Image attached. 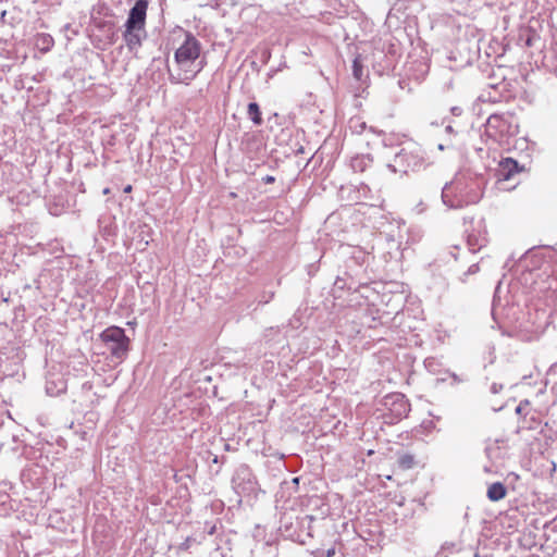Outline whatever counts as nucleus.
Instances as JSON below:
<instances>
[{
  "label": "nucleus",
  "instance_id": "nucleus-14",
  "mask_svg": "<svg viewBox=\"0 0 557 557\" xmlns=\"http://www.w3.org/2000/svg\"><path fill=\"white\" fill-rule=\"evenodd\" d=\"M248 116L256 125L262 124V116L259 106L256 102H250L248 104Z\"/></svg>",
  "mask_w": 557,
  "mask_h": 557
},
{
  "label": "nucleus",
  "instance_id": "nucleus-16",
  "mask_svg": "<svg viewBox=\"0 0 557 557\" xmlns=\"http://www.w3.org/2000/svg\"><path fill=\"white\" fill-rule=\"evenodd\" d=\"M398 465L401 469H411L414 466V457L410 454H404L398 458Z\"/></svg>",
  "mask_w": 557,
  "mask_h": 557
},
{
  "label": "nucleus",
  "instance_id": "nucleus-19",
  "mask_svg": "<svg viewBox=\"0 0 557 557\" xmlns=\"http://www.w3.org/2000/svg\"><path fill=\"white\" fill-rule=\"evenodd\" d=\"M437 147H438V149H440V150H444V149H446V148H450V147H453V143H451V140L449 139V140H447V143H446V144H438V146H437Z\"/></svg>",
  "mask_w": 557,
  "mask_h": 557
},
{
  "label": "nucleus",
  "instance_id": "nucleus-15",
  "mask_svg": "<svg viewBox=\"0 0 557 557\" xmlns=\"http://www.w3.org/2000/svg\"><path fill=\"white\" fill-rule=\"evenodd\" d=\"M36 45L40 47L41 50H49L53 45V38L48 34L39 35Z\"/></svg>",
  "mask_w": 557,
  "mask_h": 557
},
{
  "label": "nucleus",
  "instance_id": "nucleus-20",
  "mask_svg": "<svg viewBox=\"0 0 557 557\" xmlns=\"http://www.w3.org/2000/svg\"><path fill=\"white\" fill-rule=\"evenodd\" d=\"M484 472L486 473H495L496 472V469L494 467V465H490V466H484Z\"/></svg>",
  "mask_w": 557,
  "mask_h": 557
},
{
  "label": "nucleus",
  "instance_id": "nucleus-10",
  "mask_svg": "<svg viewBox=\"0 0 557 557\" xmlns=\"http://www.w3.org/2000/svg\"><path fill=\"white\" fill-rule=\"evenodd\" d=\"M500 444H504V441L495 440L493 442H490L486 445L485 454L486 457L492 461L496 462L504 458V450Z\"/></svg>",
  "mask_w": 557,
  "mask_h": 557
},
{
  "label": "nucleus",
  "instance_id": "nucleus-5",
  "mask_svg": "<svg viewBox=\"0 0 557 557\" xmlns=\"http://www.w3.org/2000/svg\"><path fill=\"white\" fill-rule=\"evenodd\" d=\"M442 200L445 206L451 209L463 207L467 201L462 196L461 183L459 181L446 183L442 189Z\"/></svg>",
  "mask_w": 557,
  "mask_h": 557
},
{
  "label": "nucleus",
  "instance_id": "nucleus-11",
  "mask_svg": "<svg viewBox=\"0 0 557 557\" xmlns=\"http://www.w3.org/2000/svg\"><path fill=\"white\" fill-rule=\"evenodd\" d=\"M487 243L486 233L479 231L476 234H469L467 244L472 252L481 250Z\"/></svg>",
  "mask_w": 557,
  "mask_h": 557
},
{
  "label": "nucleus",
  "instance_id": "nucleus-18",
  "mask_svg": "<svg viewBox=\"0 0 557 557\" xmlns=\"http://www.w3.org/2000/svg\"><path fill=\"white\" fill-rule=\"evenodd\" d=\"M502 389H503V385L502 384L493 383L492 386H491V392L493 394H498Z\"/></svg>",
  "mask_w": 557,
  "mask_h": 557
},
{
  "label": "nucleus",
  "instance_id": "nucleus-25",
  "mask_svg": "<svg viewBox=\"0 0 557 557\" xmlns=\"http://www.w3.org/2000/svg\"><path fill=\"white\" fill-rule=\"evenodd\" d=\"M451 377L454 379V382L456 383H460V382H463L465 380L460 379L457 374L453 373L451 374Z\"/></svg>",
  "mask_w": 557,
  "mask_h": 557
},
{
  "label": "nucleus",
  "instance_id": "nucleus-23",
  "mask_svg": "<svg viewBox=\"0 0 557 557\" xmlns=\"http://www.w3.org/2000/svg\"><path fill=\"white\" fill-rule=\"evenodd\" d=\"M263 182H264L265 184H271V183H273V182H274V177H273V176H271V175H267V176L263 178Z\"/></svg>",
  "mask_w": 557,
  "mask_h": 557
},
{
  "label": "nucleus",
  "instance_id": "nucleus-1",
  "mask_svg": "<svg viewBox=\"0 0 557 557\" xmlns=\"http://www.w3.org/2000/svg\"><path fill=\"white\" fill-rule=\"evenodd\" d=\"M200 42L190 34L174 54L175 70H170V81L174 84H188L203 69L205 61L199 60Z\"/></svg>",
  "mask_w": 557,
  "mask_h": 557
},
{
  "label": "nucleus",
  "instance_id": "nucleus-24",
  "mask_svg": "<svg viewBox=\"0 0 557 557\" xmlns=\"http://www.w3.org/2000/svg\"><path fill=\"white\" fill-rule=\"evenodd\" d=\"M445 133L448 134L449 136L455 134L454 129H453V127L450 125H447L445 127Z\"/></svg>",
  "mask_w": 557,
  "mask_h": 557
},
{
  "label": "nucleus",
  "instance_id": "nucleus-6",
  "mask_svg": "<svg viewBox=\"0 0 557 557\" xmlns=\"http://www.w3.org/2000/svg\"><path fill=\"white\" fill-rule=\"evenodd\" d=\"M147 5V1L138 0L129 11L125 27L144 29Z\"/></svg>",
  "mask_w": 557,
  "mask_h": 557
},
{
  "label": "nucleus",
  "instance_id": "nucleus-2",
  "mask_svg": "<svg viewBox=\"0 0 557 557\" xmlns=\"http://www.w3.org/2000/svg\"><path fill=\"white\" fill-rule=\"evenodd\" d=\"M428 160L424 150L417 144H408L397 152L387 168L394 173L407 174L425 169Z\"/></svg>",
  "mask_w": 557,
  "mask_h": 557
},
{
  "label": "nucleus",
  "instance_id": "nucleus-13",
  "mask_svg": "<svg viewBox=\"0 0 557 557\" xmlns=\"http://www.w3.org/2000/svg\"><path fill=\"white\" fill-rule=\"evenodd\" d=\"M371 162L372 160L369 157H356L351 160V168L354 171L363 172L371 164Z\"/></svg>",
  "mask_w": 557,
  "mask_h": 557
},
{
  "label": "nucleus",
  "instance_id": "nucleus-7",
  "mask_svg": "<svg viewBox=\"0 0 557 557\" xmlns=\"http://www.w3.org/2000/svg\"><path fill=\"white\" fill-rule=\"evenodd\" d=\"M387 404H392L394 406L392 411L398 418L406 417L410 410L408 401L405 399L404 395H401V394H395V395L388 396L386 398V405Z\"/></svg>",
  "mask_w": 557,
  "mask_h": 557
},
{
  "label": "nucleus",
  "instance_id": "nucleus-26",
  "mask_svg": "<svg viewBox=\"0 0 557 557\" xmlns=\"http://www.w3.org/2000/svg\"><path fill=\"white\" fill-rule=\"evenodd\" d=\"M335 555V548H330L326 550V557H333Z\"/></svg>",
  "mask_w": 557,
  "mask_h": 557
},
{
  "label": "nucleus",
  "instance_id": "nucleus-30",
  "mask_svg": "<svg viewBox=\"0 0 557 557\" xmlns=\"http://www.w3.org/2000/svg\"><path fill=\"white\" fill-rule=\"evenodd\" d=\"M474 557H478V554H475Z\"/></svg>",
  "mask_w": 557,
  "mask_h": 557
},
{
  "label": "nucleus",
  "instance_id": "nucleus-29",
  "mask_svg": "<svg viewBox=\"0 0 557 557\" xmlns=\"http://www.w3.org/2000/svg\"><path fill=\"white\" fill-rule=\"evenodd\" d=\"M108 193H109V188H106V189L103 190V194H108Z\"/></svg>",
  "mask_w": 557,
  "mask_h": 557
},
{
  "label": "nucleus",
  "instance_id": "nucleus-9",
  "mask_svg": "<svg viewBox=\"0 0 557 557\" xmlns=\"http://www.w3.org/2000/svg\"><path fill=\"white\" fill-rule=\"evenodd\" d=\"M143 28H127L124 33V39L127 48L133 51L136 50L141 44V32Z\"/></svg>",
  "mask_w": 557,
  "mask_h": 557
},
{
  "label": "nucleus",
  "instance_id": "nucleus-4",
  "mask_svg": "<svg viewBox=\"0 0 557 557\" xmlns=\"http://www.w3.org/2000/svg\"><path fill=\"white\" fill-rule=\"evenodd\" d=\"M107 350L116 359H122L128 350V338L123 329L111 326L100 334Z\"/></svg>",
  "mask_w": 557,
  "mask_h": 557
},
{
  "label": "nucleus",
  "instance_id": "nucleus-17",
  "mask_svg": "<svg viewBox=\"0 0 557 557\" xmlns=\"http://www.w3.org/2000/svg\"><path fill=\"white\" fill-rule=\"evenodd\" d=\"M352 74H354V77L358 81H360L363 75V65L361 63L360 57H357L354 59Z\"/></svg>",
  "mask_w": 557,
  "mask_h": 557
},
{
  "label": "nucleus",
  "instance_id": "nucleus-21",
  "mask_svg": "<svg viewBox=\"0 0 557 557\" xmlns=\"http://www.w3.org/2000/svg\"><path fill=\"white\" fill-rule=\"evenodd\" d=\"M478 271H479V265H478V264H472V265H470V267H469V269H468V273H469V274H474V273H476Z\"/></svg>",
  "mask_w": 557,
  "mask_h": 557
},
{
  "label": "nucleus",
  "instance_id": "nucleus-22",
  "mask_svg": "<svg viewBox=\"0 0 557 557\" xmlns=\"http://www.w3.org/2000/svg\"><path fill=\"white\" fill-rule=\"evenodd\" d=\"M461 112H462V110H461V108H459V107H453V108H451V113H453L454 115H457V116H458V115H460V114H461Z\"/></svg>",
  "mask_w": 557,
  "mask_h": 557
},
{
  "label": "nucleus",
  "instance_id": "nucleus-28",
  "mask_svg": "<svg viewBox=\"0 0 557 557\" xmlns=\"http://www.w3.org/2000/svg\"><path fill=\"white\" fill-rule=\"evenodd\" d=\"M521 410H522L521 405H519V406L516 408V412H517V413H521Z\"/></svg>",
  "mask_w": 557,
  "mask_h": 557
},
{
  "label": "nucleus",
  "instance_id": "nucleus-12",
  "mask_svg": "<svg viewBox=\"0 0 557 557\" xmlns=\"http://www.w3.org/2000/svg\"><path fill=\"white\" fill-rule=\"evenodd\" d=\"M486 495L491 502H498L506 497V486L500 482H495L488 486Z\"/></svg>",
  "mask_w": 557,
  "mask_h": 557
},
{
  "label": "nucleus",
  "instance_id": "nucleus-27",
  "mask_svg": "<svg viewBox=\"0 0 557 557\" xmlns=\"http://www.w3.org/2000/svg\"><path fill=\"white\" fill-rule=\"evenodd\" d=\"M132 190V186L131 185H127L125 188H124V191L125 193H129Z\"/></svg>",
  "mask_w": 557,
  "mask_h": 557
},
{
  "label": "nucleus",
  "instance_id": "nucleus-3",
  "mask_svg": "<svg viewBox=\"0 0 557 557\" xmlns=\"http://www.w3.org/2000/svg\"><path fill=\"white\" fill-rule=\"evenodd\" d=\"M518 133V124L511 113H495L488 116L485 134L496 143H504Z\"/></svg>",
  "mask_w": 557,
  "mask_h": 557
},
{
  "label": "nucleus",
  "instance_id": "nucleus-8",
  "mask_svg": "<svg viewBox=\"0 0 557 557\" xmlns=\"http://www.w3.org/2000/svg\"><path fill=\"white\" fill-rule=\"evenodd\" d=\"M519 164L511 158H506L499 163L498 176L505 181L511 180L513 174L519 173Z\"/></svg>",
  "mask_w": 557,
  "mask_h": 557
}]
</instances>
